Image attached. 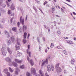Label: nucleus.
<instances>
[{
  "instance_id": "30",
  "label": "nucleus",
  "mask_w": 76,
  "mask_h": 76,
  "mask_svg": "<svg viewBox=\"0 0 76 76\" xmlns=\"http://www.w3.org/2000/svg\"><path fill=\"white\" fill-rule=\"evenodd\" d=\"M11 40L12 41H14L15 40V38L14 37H11Z\"/></svg>"
},
{
  "instance_id": "19",
  "label": "nucleus",
  "mask_w": 76,
  "mask_h": 76,
  "mask_svg": "<svg viewBox=\"0 0 76 76\" xmlns=\"http://www.w3.org/2000/svg\"><path fill=\"white\" fill-rule=\"evenodd\" d=\"M0 11L2 13H5V12H6V11H5L4 10L1 8L0 9Z\"/></svg>"
},
{
  "instance_id": "64",
  "label": "nucleus",
  "mask_w": 76,
  "mask_h": 76,
  "mask_svg": "<svg viewBox=\"0 0 76 76\" xmlns=\"http://www.w3.org/2000/svg\"><path fill=\"white\" fill-rule=\"evenodd\" d=\"M36 76H41V75H40L39 74H38L37 75H36Z\"/></svg>"
},
{
  "instance_id": "31",
  "label": "nucleus",
  "mask_w": 76,
  "mask_h": 76,
  "mask_svg": "<svg viewBox=\"0 0 76 76\" xmlns=\"http://www.w3.org/2000/svg\"><path fill=\"white\" fill-rule=\"evenodd\" d=\"M6 3H7V7H9V6H10V5H9V2L7 1H6Z\"/></svg>"
},
{
  "instance_id": "22",
  "label": "nucleus",
  "mask_w": 76,
  "mask_h": 76,
  "mask_svg": "<svg viewBox=\"0 0 76 76\" xmlns=\"http://www.w3.org/2000/svg\"><path fill=\"white\" fill-rule=\"evenodd\" d=\"M16 29H17V28L15 27H13L12 28V30L13 31H14V32H16Z\"/></svg>"
},
{
  "instance_id": "41",
  "label": "nucleus",
  "mask_w": 76,
  "mask_h": 76,
  "mask_svg": "<svg viewBox=\"0 0 76 76\" xmlns=\"http://www.w3.org/2000/svg\"><path fill=\"white\" fill-rule=\"evenodd\" d=\"M6 45L5 44H3L2 46V48H5L6 47Z\"/></svg>"
},
{
  "instance_id": "37",
  "label": "nucleus",
  "mask_w": 76,
  "mask_h": 76,
  "mask_svg": "<svg viewBox=\"0 0 76 76\" xmlns=\"http://www.w3.org/2000/svg\"><path fill=\"white\" fill-rule=\"evenodd\" d=\"M14 18H12L10 20L11 23H12V22H13V19Z\"/></svg>"
},
{
  "instance_id": "42",
  "label": "nucleus",
  "mask_w": 76,
  "mask_h": 76,
  "mask_svg": "<svg viewBox=\"0 0 76 76\" xmlns=\"http://www.w3.org/2000/svg\"><path fill=\"white\" fill-rule=\"evenodd\" d=\"M17 25L18 27H19V25H20V23L19 22H18L17 23Z\"/></svg>"
},
{
  "instance_id": "32",
  "label": "nucleus",
  "mask_w": 76,
  "mask_h": 76,
  "mask_svg": "<svg viewBox=\"0 0 76 76\" xmlns=\"http://www.w3.org/2000/svg\"><path fill=\"white\" fill-rule=\"evenodd\" d=\"M26 76H31V74H30V73L28 72H27Z\"/></svg>"
},
{
  "instance_id": "14",
  "label": "nucleus",
  "mask_w": 76,
  "mask_h": 76,
  "mask_svg": "<svg viewBox=\"0 0 76 76\" xmlns=\"http://www.w3.org/2000/svg\"><path fill=\"white\" fill-rule=\"evenodd\" d=\"M39 73L41 76H44V73L43 72V71L41 70H39Z\"/></svg>"
},
{
  "instance_id": "34",
  "label": "nucleus",
  "mask_w": 76,
  "mask_h": 76,
  "mask_svg": "<svg viewBox=\"0 0 76 76\" xmlns=\"http://www.w3.org/2000/svg\"><path fill=\"white\" fill-rule=\"evenodd\" d=\"M23 42L24 44H25V43L26 42V40L25 39H23Z\"/></svg>"
},
{
  "instance_id": "33",
  "label": "nucleus",
  "mask_w": 76,
  "mask_h": 76,
  "mask_svg": "<svg viewBox=\"0 0 76 76\" xmlns=\"http://www.w3.org/2000/svg\"><path fill=\"white\" fill-rule=\"evenodd\" d=\"M68 43H69V44H72L73 42L72 41H68L67 42Z\"/></svg>"
},
{
  "instance_id": "16",
  "label": "nucleus",
  "mask_w": 76,
  "mask_h": 76,
  "mask_svg": "<svg viewBox=\"0 0 76 76\" xmlns=\"http://www.w3.org/2000/svg\"><path fill=\"white\" fill-rule=\"evenodd\" d=\"M7 42L8 45H10L11 44H12V42L10 40H7Z\"/></svg>"
},
{
  "instance_id": "39",
  "label": "nucleus",
  "mask_w": 76,
  "mask_h": 76,
  "mask_svg": "<svg viewBox=\"0 0 76 76\" xmlns=\"http://www.w3.org/2000/svg\"><path fill=\"white\" fill-rule=\"evenodd\" d=\"M5 20H4V19H3L2 20H1V22L2 23H4V22H5Z\"/></svg>"
},
{
  "instance_id": "17",
  "label": "nucleus",
  "mask_w": 76,
  "mask_h": 76,
  "mask_svg": "<svg viewBox=\"0 0 76 76\" xmlns=\"http://www.w3.org/2000/svg\"><path fill=\"white\" fill-rule=\"evenodd\" d=\"M15 5L13 4H12V5L10 7L11 9L13 10H14L15 9Z\"/></svg>"
},
{
  "instance_id": "3",
  "label": "nucleus",
  "mask_w": 76,
  "mask_h": 76,
  "mask_svg": "<svg viewBox=\"0 0 76 76\" xmlns=\"http://www.w3.org/2000/svg\"><path fill=\"white\" fill-rule=\"evenodd\" d=\"M59 64H58L56 66V69L58 73H60L61 72V69L59 66Z\"/></svg>"
},
{
  "instance_id": "49",
  "label": "nucleus",
  "mask_w": 76,
  "mask_h": 76,
  "mask_svg": "<svg viewBox=\"0 0 76 76\" xmlns=\"http://www.w3.org/2000/svg\"><path fill=\"white\" fill-rule=\"evenodd\" d=\"M45 76H50L49 75H48V74H47V73L46 72L45 73Z\"/></svg>"
},
{
  "instance_id": "25",
  "label": "nucleus",
  "mask_w": 76,
  "mask_h": 76,
  "mask_svg": "<svg viewBox=\"0 0 76 76\" xmlns=\"http://www.w3.org/2000/svg\"><path fill=\"white\" fill-rule=\"evenodd\" d=\"M27 34V33L26 32H25L24 33L23 37H24V39H26V35Z\"/></svg>"
},
{
  "instance_id": "2",
  "label": "nucleus",
  "mask_w": 76,
  "mask_h": 76,
  "mask_svg": "<svg viewBox=\"0 0 76 76\" xmlns=\"http://www.w3.org/2000/svg\"><path fill=\"white\" fill-rule=\"evenodd\" d=\"M1 52H2V54L3 56H6L7 53V50L6 48H2L1 49Z\"/></svg>"
},
{
  "instance_id": "28",
  "label": "nucleus",
  "mask_w": 76,
  "mask_h": 76,
  "mask_svg": "<svg viewBox=\"0 0 76 76\" xmlns=\"http://www.w3.org/2000/svg\"><path fill=\"white\" fill-rule=\"evenodd\" d=\"M9 69L10 72H11V73L13 72V70L10 67H9Z\"/></svg>"
},
{
  "instance_id": "50",
  "label": "nucleus",
  "mask_w": 76,
  "mask_h": 76,
  "mask_svg": "<svg viewBox=\"0 0 76 76\" xmlns=\"http://www.w3.org/2000/svg\"><path fill=\"white\" fill-rule=\"evenodd\" d=\"M37 38L38 42H40V41H39V38H38V37H37Z\"/></svg>"
},
{
  "instance_id": "58",
  "label": "nucleus",
  "mask_w": 76,
  "mask_h": 76,
  "mask_svg": "<svg viewBox=\"0 0 76 76\" xmlns=\"http://www.w3.org/2000/svg\"><path fill=\"white\" fill-rule=\"evenodd\" d=\"M57 48H58V49H60L61 47L59 46H58L57 47Z\"/></svg>"
},
{
  "instance_id": "62",
  "label": "nucleus",
  "mask_w": 76,
  "mask_h": 76,
  "mask_svg": "<svg viewBox=\"0 0 76 76\" xmlns=\"http://www.w3.org/2000/svg\"><path fill=\"white\" fill-rule=\"evenodd\" d=\"M48 59L49 60H50V57H48Z\"/></svg>"
},
{
  "instance_id": "51",
  "label": "nucleus",
  "mask_w": 76,
  "mask_h": 76,
  "mask_svg": "<svg viewBox=\"0 0 76 76\" xmlns=\"http://www.w3.org/2000/svg\"><path fill=\"white\" fill-rule=\"evenodd\" d=\"M61 10L62 12L63 13H64V10H63V9L61 8Z\"/></svg>"
},
{
  "instance_id": "60",
  "label": "nucleus",
  "mask_w": 76,
  "mask_h": 76,
  "mask_svg": "<svg viewBox=\"0 0 76 76\" xmlns=\"http://www.w3.org/2000/svg\"><path fill=\"white\" fill-rule=\"evenodd\" d=\"M20 1H21V2H22L23 1V0H19Z\"/></svg>"
},
{
  "instance_id": "63",
  "label": "nucleus",
  "mask_w": 76,
  "mask_h": 76,
  "mask_svg": "<svg viewBox=\"0 0 76 76\" xmlns=\"http://www.w3.org/2000/svg\"><path fill=\"white\" fill-rule=\"evenodd\" d=\"M39 9L41 11V12H42V10H41V8H39Z\"/></svg>"
},
{
  "instance_id": "55",
  "label": "nucleus",
  "mask_w": 76,
  "mask_h": 76,
  "mask_svg": "<svg viewBox=\"0 0 76 76\" xmlns=\"http://www.w3.org/2000/svg\"><path fill=\"white\" fill-rule=\"evenodd\" d=\"M19 30L20 31V32H22V30L21 29V27H20V29H19Z\"/></svg>"
},
{
  "instance_id": "38",
  "label": "nucleus",
  "mask_w": 76,
  "mask_h": 76,
  "mask_svg": "<svg viewBox=\"0 0 76 76\" xmlns=\"http://www.w3.org/2000/svg\"><path fill=\"white\" fill-rule=\"evenodd\" d=\"M2 6L3 7H6V4H3L2 5Z\"/></svg>"
},
{
  "instance_id": "29",
  "label": "nucleus",
  "mask_w": 76,
  "mask_h": 76,
  "mask_svg": "<svg viewBox=\"0 0 76 76\" xmlns=\"http://www.w3.org/2000/svg\"><path fill=\"white\" fill-rule=\"evenodd\" d=\"M16 24V21L15 20H14L13 21V23L12 24V26H14V25H15Z\"/></svg>"
},
{
  "instance_id": "9",
  "label": "nucleus",
  "mask_w": 76,
  "mask_h": 76,
  "mask_svg": "<svg viewBox=\"0 0 76 76\" xmlns=\"http://www.w3.org/2000/svg\"><path fill=\"white\" fill-rule=\"evenodd\" d=\"M31 73H34V75L35 74V69L34 68H32L31 69Z\"/></svg>"
},
{
  "instance_id": "40",
  "label": "nucleus",
  "mask_w": 76,
  "mask_h": 76,
  "mask_svg": "<svg viewBox=\"0 0 76 76\" xmlns=\"http://www.w3.org/2000/svg\"><path fill=\"white\" fill-rule=\"evenodd\" d=\"M74 61H73L72 60H71V64H74Z\"/></svg>"
},
{
  "instance_id": "35",
  "label": "nucleus",
  "mask_w": 76,
  "mask_h": 76,
  "mask_svg": "<svg viewBox=\"0 0 76 76\" xmlns=\"http://www.w3.org/2000/svg\"><path fill=\"white\" fill-rule=\"evenodd\" d=\"M24 65H23L22 66H20V69H24Z\"/></svg>"
},
{
  "instance_id": "59",
  "label": "nucleus",
  "mask_w": 76,
  "mask_h": 76,
  "mask_svg": "<svg viewBox=\"0 0 76 76\" xmlns=\"http://www.w3.org/2000/svg\"><path fill=\"white\" fill-rule=\"evenodd\" d=\"M1 69H0V76H1Z\"/></svg>"
},
{
  "instance_id": "20",
  "label": "nucleus",
  "mask_w": 76,
  "mask_h": 76,
  "mask_svg": "<svg viewBox=\"0 0 76 76\" xmlns=\"http://www.w3.org/2000/svg\"><path fill=\"white\" fill-rule=\"evenodd\" d=\"M16 70L17 71L15 72V75H18V71H19V68H16Z\"/></svg>"
},
{
  "instance_id": "46",
  "label": "nucleus",
  "mask_w": 76,
  "mask_h": 76,
  "mask_svg": "<svg viewBox=\"0 0 76 76\" xmlns=\"http://www.w3.org/2000/svg\"><path fill=\"white\" fill-rule=\"evenodd\" d=\"M36 2H37V3H38V4H39V3H40V2H39V1H38V0H36Z\"/></svg>"
},
{
  "instance_id": "1",
  "label": "nucleus",
  "mask_w": 76,
  "mask_h": 76,
  "mask_svg": "<svg viewBox=\"0 0 76 76\" xmlns=\"http://www.w3.org/2000/svg\"><path fill=\"white\" fill-rule=\"evenodd\" d=\"M17 43L15 47L16 48L17 50H19V49H20V47H19V45H20V44L19 41H21V38H20L19 39L18 37H17Z\"/></svg>"
},
{
  "instance_id": "6",
  "label": "nucleus",
  "mask_w": 76,
  "mask_h": 76,
  "mask_svg": "<svg viewBox=\"0 0 76 76\" xmlns=\"http://www.w3.org/2000/svg\"><path fill=\"white\" fill-rule=\"evenodd\" d=\"M20 23H21L23 25H24V19H23V18H22V16L20 17Z\"/></svg>"
},
{
  "instance_id": "5",
  "label": "nucleus",
  "mask_w": 76,
  "mask_h": 76,
  "mask_svg": "<svg viewBox=\"0 0 76 76\" xmlns=\"http://www.w3.org/2000/svg\"><path fill=\"white\" fill-rule=\"evenodd\" d=\"M9 66H12V65H13V66H14V67H17L18 66V64H17L15 62H13L11 63H10V64H9Z\"/></svg>"
},
{
  "instance_id": "52",
  "label": "nucleus",
  "mask_w": 76,
  "mask_h": 76,
  "mask_svg": "<svg viewBox=\"0 0 76 76\" xmlns=\"http://www.w3.org/2000/svg\"><path fill=\"white\" fill-rule=\"evenodd\" d=\"M28 49H29L30 48V45H28Z\"/></svg>"
},
{
  "instance_id": "47",
  "label": "nucleus",
  "mask_w": 76,
  "mask_h": 76,
  "mask_svg": "<svg viewBox=\"0 0 76 76\" xmlns=\"http://www.w3.org/2000/svg\"><path fill=\"white\" fill-rule=\"evenodd\" d=\"M57 33L58 34H59V35H60V34L61 33L60 32V31H58Z\"/></svg>"
},
{
  "instance_id": "54",
  "label": "nucleus",
  "mask_w": 76,
  "mask_h": 76,
  "mask_svg": "<svg viewBox=\"0 0 76 76\" xmlns=\"http://www.w3.org/2000/svg\"><path fill=\"white\" fill-rule=\"evenodd\" d=\"M39 51H41V46H39Z\"/></svg>"
},
{
  "instance_id": "56",
  "label": "nucleus",
  "mask_w": 76,
  "mask_h": 76,
  "mask_svg": "<svg viewBox=\"0 0 76 76\" xmlns=\"http://www.w3.org/2000/svg\"><path fill=\"white\" fill-rule=\"evenodd\" d=\"M43 39L44 41H45V38L44 37H43Z\"/></svg>"
},
{
  "instance_id": "4",
  "label": "nucleus",
  "mask_w": 76,
  "mask_h": 76,
  "mask_svg": "<svg viewBox=\"0 0 76 76\" xmlns=\"http://www.w3.org/2000/svg\"><path fill=\"white\" fill-rule=\"evenodd\" d=\"M27 60H28L29 63H30L31 65L32 66H34V61H33L32 60L30 59H29V58L28 57V56L27 57Z\"/></svg>"
},
{
  "instance_id": "48",
  "label": "nucleus",
  "mask_w": 76,
  "mask_h": 76,
  "mask_svg": "<svg viewBox=\"0 0 76 76\" xmlns=\"http://www.w3.org/2000/svg\"><path fill=\"white\" fill-rule=\"evenodd\" d=\"M64 51H65V52L64 53V54H65V55H66L67 54V53H66V50L63 51V52H64Z\"/></svg>"
},
{
  "instance_id": "11",
  "label": "nucleus",
  "mask_w": 76,
  "mask_h": 76,
  "mask_svg": "<svg viewBox=\"0 0 76 76\" xmlns=\"http://www.w3.org/2000/svg\"><path fill=\"white\" fill-rule=\"evenodd\" d=\"M7 50L8 53H10V54H12V50H11V49L9 48V47H7Z\"/></svg>"
},
{
  "instance_id": "8",
  "label": "nucleus",
  "mask_w": 76,
  "mask_h": 76,
  "mask_svg": "<svg viewBox=\"0 0 76 76\" xmlns=\"http://www.w3.org/2000/svg\"><path fill=\"white\" fill-rule=\"evenodd\" d=\"M15 62L17 63H22V60H19V59H15Z\"/></svg>"
},
{
  "instance_id": "26",
  "label": "nucleus",
  "mask_w": 76,
  "mask_h": 76,
  "mask_svg": "<svg viewBox=\"0 0 76 76\" xmlns=\"http://www.w3.org/2000/svg\"><path fill=\"white\" fill-rule=\"evenodd\" d=\"M51 67L52 71H54V65H53V64H52L51 65Z\"/></svg>"
},
{
  "instance_id": "15",
  "label": "nucleus",
  "mask_w": 76,
  "mask_h": 76,
  "mask_svg": "<svg viewBox=\"0 0 76 76\" xmlns=\"http://www.w3.org/2000/svg\"><path fill=\"white\" fill-rule=\"evenodd\" d=\"M47 70L48 72H50V71H51V66L50 65L48 66L47 67Z\"/></svg>"
},
{
  "instance_id": "57",
  "label": "nucleus",
  "mask_w": 76,
  "mask_h": 76,
  "mask_svg": "<svg viewBox=\"0 0 76 76\" xmlns=\"http://www.w3.org/2000/svg\"><path fill=\"white\" fill-rule=\"evenodd\" d=\"M29 36H30V34H28V37L27 38L28 39L29 37Z\"/></svg>"
},
{
  "instance_id": "24",
  "label": "nucleus",
  "mask_w": 76,
  "mask_h": 76,
  "mask_svg": "<svg viewBox=\"0 0 76 76\" xmlns=\"http://www.w3.org/2000/svg\"><path fill=\"white\" fill-rule=\"evenodd\" d=\"M17 56L18 57H20L22 56V53H19V51L18 52Z\"/></svg>"
},
{
  "instance_id": "44",
  "label": "nucleus",
  "mask_w": 76,
  "mask_h": 76,
  "mask_svg": "<svg viewBox=\"0 0 76 76\" xmlns=\"http://www.w3.org/2000/svg\"><path fill=\"white\" fill-rule=\"evenodd\" d=\"M67 70H65L64 71V73L66 74L67 73Z\"/></svg>"
},
{
  "instance_id": "13",
  "label": "nucleus",
  "mask_w": 76,
  "mask_h": 76,
  "mask_svg": "<svg viewBox=\"0 0 76 76\" xmlns=\"http://www.w3.org/2000/svg\"><path fill=\"white\" fill-rule=\"evenodd\" d=\"M6 61L7 62H9V63H11V59H10V58H9V57H7L6 58Z\"/></svg>"
},
{
  "instance_id": "53",
  "label": "nucleus",
  "mask_w": 76,
  "mask_h": 76,
  "mask_svg": "<svg viewBox=\"0 0 76 76\" xmlns=\"http://www.w3.org/2000/svg\"><path fill=\"white\" fill-rule=\"evenodd\" d=\"M28 17V15H26V20H27V18Z\"/></svg>"
},
{
  "instance_id": "7",
  "label": "nucleus",
  "mask_w": 76,
  "mask_h": 76,
  "mask_svg": "<svg viewBox=\"0 0 76 76\" xmlns=\"http://www.w3.org/2000/svg\"><path fill=\"white\" fill-rule=\"evenodd\" d=\"M4 32L5 33V34L6 35V36L8 38H9L10 37V34H9V33L7 31H4Z\"/></svg>"
},
{
  "instance_id": "21",
  "label": "nucleus",
  "mask_w": 76,
  "mask_h": 76,
  "mask_svg": "<svg viewBox=\"0 0 76 76\" xmlns=\"http://www.w3.org/2000/svg\"><path fill=\"white\" fill-rule=\"evenodd\" d=\"M29 50H27V53L29 55V57H31V52H28Z\"/></svg>"
},
{
  "instance_id": "10",
  "label": "nucleus",
  "mask_w": 76,
  "mask_h": 76,
  "mask_svg": "<svg viewBox=\"0 0 76 76\" xmlns=\"http://www.w3.org/2000/svg\"><path fill=\"white\" fill-rule=\"evenodd\" d=\"M8 15H10V16H14V13H12V11L11 10H8Z\"/></svg>"
},
{
  "instance_id": "36",
  "label": "nucleus",
  "mask_w": 76,
  "mask_h": 76,
  "mask_svg": "<svg viewBox=\"0 0 76 76\" xmlns=\"http://www.w3.org/2000/svg\"><path fill=\"white\" fill-rule=\"evenodd\" d=\"M54 47V44L53 43H51L50 45L51 48H53Z\"/></svg>"
},
{
  "instance_id": "45",
  "label": "nucleus",
  "mask_w": 76,
  "mask_h": 76,
  "mask_svg": "<svg viewBox=\"0 0 76 76\" xmlns=\"http://www.w3.org/2000/svg\"><path fill=\"white\" fill-rule=\"evenodd\" d=\"M47 3H48V2L47 1H45V2H44V6H45V4H47Z\"/></svg>"
},
{
  "instance_id": "43",
  "label": "nucleus",
  "mask_w": 76,
  "mask_h": 76,
  "mask_svg": "<svg viewBox=\"0 0 76 76\" xmlns=\"http://www.w3.org/2000/svg\"><path fill=\"white\" fill-rule=\"evenodd\" d=\"M3 26L1 25V24L0 23V28H1V29L3 28Z\"/></svg>"
},
{
  "instance_id": "23",
  "label": "nucleus",
  "mask_w": 76,
  "mask_h": 76,
  "mask_svg": "<svg viewBox=\"0 0 76 76\" xmlns=\"http://www.w3.org/2000/svg\"><path fill=\"white\" fill-rule=\"evenodd\" d=\"M23 29L24 31L26 30V29H27V28H26V26H23Z\"/></svg>"
},
{
  "instance_id": "61",
  "label": "nucleus",
  "mask_w": 76,
  "mask_h": 76,
  "mask_svg": "<svg viewBox=\"0 0 76 76\" xmlns=\"http://www.w3.org/2000/svg\"><path fill=\"white\" fill-rule=\"evenodd\" d=\"M46 6H47V7H50V6H49V5H48V4H47L46 5Z\"/></svg>"
},
{
  "instance_id": "18",
  "label": "nucleus",
  "mask_w": 76,
  "mask_h": 76,
  "mask_svg": "<svg viewBox=\"0 0 76 76\" xmlns=\"http://www.w3.org/2000/svg\"><path fill=\"white\" fill-rule=\"evenodd\" d=\"M3 72L5 73H7H7H9V72H8V69H4L3 70Z\"/></svg>"
},
{
  "instance_id": "27",
  "label": "nucleus",
  "mask_w": 76,
  "mask_h": 76,
  "mask_svg": "<svg viewBox=\"0 0 76 76\" xmlns=\"http://www.w3.org/2000/svg\"><path fill=\"white\" fill-rule=\"evenodd\" d=\"M33 9L35 11L36 13H37V12H38V10H37V9L35 7L33 6Z\"/></svg>"
},
{
  "instance_id": "12",
  "label": "nucleus",
  "mask_w": 76,
  "mask_h": 76,
  "mask_svg": "<svg viewBox=\"0 0 76 76\" xmlns=\"http://www.w3.org/2000/svg\"><path fill=\"white\" fill-rule=\"evenodd\" d=\"M45 63L46 64H48V59H46L45 61L43 62L41 65L42 67L44 66V64H45Z\"/></svg>"
}]
</instances>
